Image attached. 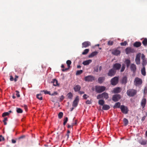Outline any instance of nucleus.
Instances as JSON below:
<instances>
[{"mask_svg": "<svg viewBox=\"0 0 147 147\" xmlns=\"http://www.w3.org/2000/svg\"><path fill=\"white\" fill-rule=\"evenodd\" d=\"M121 46H126L127 45V43L126 41H125L123 42H122L120 44Z\"/></svg>", "mask_w": 147, "mask_h": 147, "instance_id": "nucleus-43", "label": "nucleus"}, {"mask_svg": "<svg viewBox=\"0 0 147 147\" xmlns=\"http://www.w3.org/2000/svg\"><path fill=\"white\" fill-rule=\"evenodd\" d=\"M113 43V42L112 41H109L108 42V44L109 45H112Z\"/></svg>", "mask_w": 147, "mask_h": 147, "instance_id": "nucleus-48", "label": "nucleus"}, {"mask_svg": "<svg viewBox=\"0 0 147 147\" xmlns=\"http://www.w3.org/2000/svg\"><path fill=\"white\" fill-rule=\"evenodd\" d=\"M98 53V52L97 51H94L92 53L90 54L88 56L89 57L91 58L96 55Z\"/></svg>", "mask_w": 147, "mask_h": 147, "instance_id": "nucleus-23", "label": "nucleus"}, {"mask_svg": "<svg viewBox=\"0 0 147 147\" xmlns=\"http://www.w3.org/2000/svg\"><path fill=\"white\" fill-rule=\"evenodd\" d=\"M73 127V125H72V124H71V125H68L67 126V128H72Z\"/></svg>", "mask_w": 147, "mask_h": 147, "instance_id": "nucleus-60", "label": "nucleus"}, {"mask_svg": "<svg viewBox=\"0 0 147 147\" xmlns=\"http://www.w3.org/2000/svg\"><path fill=\"white\" fill-rule=\"evenodd\" d=\"M92 62V60L89 59L83 61L82 63V64L84 65H89L90 63Z\"/></svg>", "mask_w": 147, "mask_h": 147, "instance_id": "nucleus-18", "label": "nucleus"}, {"mask_svg": "<svg viewBox=\"0 0 147 147\" xmlns=\"http://www.w3.org/2000/svg\"><path fill=\"white\" fill-rule=\"evenodd\" d=\"M141 43L139 42H136L133 45L134 47H138L141 46Z\"/></svg>", "mask_w": 147, "mask_h": 147, "instance_id": "nucleus-22", "label": "nucleus"}, {"mask_svg": "<svg viewBox=\"0 0 147 147\" xmlns=\"http://www.w3.org/2000/svg\"><path fill=\"white\" fill-rule=\"evenodd\" d=\"M83 72L82 70H78L77 71L76 73V75H78L81 74Z\"/></svg>", "mask_w": 147, "mask_h": 147, "instance_id": "nucleus-40", "label": "nucleus"}, {"mask_svg": "<svg viewBox=\"0 0 147 147\" xmlns=\"http://www.w3.org/2000/svg\"><path fill=\"white\" fill-rule=\"evenodd\" d=\"M18 78V76L17 75L15 76V78L14 79V81L15 82L17 81V79Z\"/></svg>", "mask_w": 147, "mask_h": 147, "instance_id": "nucleus-56", "label": "nucleus"}, {"mask_svg": "<svg viewBox=\"0 0 147 147\" xmlns=\"http://www.w3.org/2000/svg\"><path fill=\"white\" fill-rule=\"evenodd\" d=\"M70 68H69L68 67V68H65V69H62V71H67L68 70V69H69Z\"/></svg>", "mask_w": 147, "mask_h": 147, "instance_id": "nucleus-57", "label": "nucleus"}, {"mask_svg": "<svg viewBox=\"0 0 147 147\" xmlns=\"http://www.w3.org/2000/svg\"><path fill=\"white\" fill-rule=\"evenodd\" d=\"M102 97L105 98L106 99H107L109 98L108 94L106 92H104L102 94Z\"/></svg>", "mask_w": 147, "mask_h": 147, "instance_id": "nucleus-26", "label": "nucleus"}, {"mask_svg": "<svg viewBox=\"0 0 147 147\" xmlns=\"http://www.w3.org/2000/svg\"><path fill=\"white\" fill-rule=\"evenodd\" d=\"M64 98V96H63V95H62L60 98V99L62 101V100H63Z\"/></svg>", "mask_w": 147, "mask_h": 147, "instance_id": "nucleus-58", "label": "nucleus"}, {"mask_svg": "<svg viewBox=\"0 0 147 147\" xmlns=\"http://www.w3.org/2000/svg\"><path fill=\"white\" fill-rule=\"evenodd\" d=\"M84 80L86 81L92 82L94 80V77L91 76H88L84 78Z\"/></svg>", "mask_w": 147, "mask_h": 147, "instance_id": "nucleus-9", "label": "nucleus"}, {"mask_svg": "<svg viewBox=\"0 0 147 147\" xmlns=\"http://www.w3.org/2000/svg\"><path fill=\"white\" fill-rule=\"evenodd\" d=\"M146 117V116H144L142 117V121H144V120L145 119Z\"/></svg>", "mask_w": 147, "mask_h": 147, "instance_id": "nucleus-62", "label": "nucleus"}, {"mask_svg": "<svg viewBox=\"0 0 147 147\" xmlns=\"http://www.w3.org/2000/svg\"><path fill=\"white\" fill-rule=\"evenodd\" d=\"M67 96L68 98L70 99H72V98L73 95L72 94L71 92H70L68 93Z\"/></svg>", "mask_w": 147, "mask_h": 147, "instance_id": "nucleus-31", "label": "nucleus"}, {"mask_svg": "<svg viewBox=\"0 0 147 147\" xmlns=\"http://www.w3.org/2000/svg\"><path fill=\"white\" fill-rule=\"evenodd\" d=\"M16 92L17 93L16 94V95L17 96V97H20V95L19 94V92L18 91V90H16Z\"/></svg>", "mask_w": 147, "mask_h": 147, "instance_id": "nucleus-51", "label": "nucleus"}, {"mask_svg": "<svg viewBox=\"0 0 147 147\" xmlns=\"http://www.w3.org/2000/svg\"><path fill=\"white\" fill-rule=\"evenodd\" d=\"M141 59L142 60L146 59L145 57V55L143 54H142V55Z\"/></svg>", "mask_w": 147, "mask_h": 147, "instance_id": "nucleus-55", "label": "nucleus"}, {"mask_svg": "<svg viewBox=\"0 0 147 147\" xmlns=\"http://www.w3.org/2000/svg\"><path fill=\"white\" fill-rule=\"evenodd\" d=\"M63 113L62 112H60L59 113L58 115V117L59 119H61L63 117Z\"/></svg>", "mask_w": 147, "mask_h": 147, "instance_id": "nucleus-41", "label": "nucleus"}, {"mask_svg": "<svg viewBox=\"0 0 147 147\" xmlns=\"http://www.w3.org/2000/svg\"><path fill=\"white\" fill-rule=\"evenodd\" d=\"M91 45V43L89 41H85L82 43V48H86Z\"/></svg>", "mask_w": 147, "mask_h": 147, "instance_id": "nucleus-15", "label": "nucleus"}, {"mask_svg": "<svg viewBox=\"0 0 147 147\" xmlns=\"http://www.w3.org/2000/svg\"><path fill=\"white\" fill-rule=\"evenodd\" d=\"M103 98L102 96V94H100L98 95L97 96V99H100V98Z\"/></svg>", "mask_w": 147, "mask_h": 147, "instance_id": "nucleus-45", "label": "nucleus"}, {"mask_svg": "<svg viewBox=\"0 0 147 147\" xmlns=\"http://www.w3.org/2000/svg\"><path fill=\"white\" fill-rule=\"evenodd\" d=\"M57 93L56 92H54V93H53V94H50V95H52V96H53V95H57Z\"/></svg>", "mask_w": 147, "mask_h": 147, "instance_id": "nucleus-63", "label": "nucleus"}, {"mask_svg": "<svg viewBox=\"0 0 147 147\" xmlns=\"http://www.w3.org/2000/svg\"><path fill=\"white\" fill-rule=\"evenodd\" d=\"M81 87L79 85H76L74 86V89L75 91L76 92L79 91Z\"/></svg>", "mask_w": 147, "mask_h": 147, "instance_id": "nucleus-17", "label": "nucleus"}, {"mask_svg": "<svg viewBox=\"0 0 147 147\" xmlns=\"http://www.w3.org/2000/svg\"><path fill=\"white\" fill-rule=\"evenodd\" d=\"M137 90L133 89H129L127 91V95L130 97L135 96L137 94Z\"/></svg>", "mask_w": 147, "mask_h": 147, "instance_id": "nucleus-1", "label": "nucleus"}, {"mask_svg": "<svg viewBox=\"0 0 147 147\" xmlns=\"http://www.w3.org/2000/svg\"><path fill=\"white\" fill-rule=\"evenodd\" d=\"M9 114V113L8 112H5L3 113L2 116L3 117H4L5 116H7Z\"/></svg>", "mask_w": 147, "mask_h": 147, "instance_id": "nucleus-44", "label": "nucleus"}, {"mask_svg": "<svg viewBox=\"0 0 147 147\" xmlns=\"http://www.w3.org/2000/svg\"><path fill=\"white\" fill-rule=\"evenodd\" d=\"M116 72V71L112 68L109 70L107 73V75L108 76L110 77L114 76L115 75Z\"/></svg>", "mask_w": 147, "mask_h": 147, "instance_id": "nucleus-7", "label": "nucleus"}, {"mask_svg": "<svg viewBox=\"0 0 147 147\" xmlns=\"http://www.w3.org/2000/svg\"><path fill=\"white\" fill-rule=\"evenodd\" d=\"M120 109L121 112L125 114H127L129 111L128 107L123 105L121 106Z\"/></svg>", "mask_w": 147, "mask_h": 147, "instance_id": "nucleus-3", "label": "nucleus"}, {"mask_svg": "<svg viewBox=\"0 0 147 147\" xmlns=\"http://www.w3.org/2000/svg\"><path fill=\"white\" fill-rule=\"evenodd\" d=\"M110 108V106L107 105H104L103 106L102 109L104 110H107L109 109Z\"/></svg>", "mask_w": 147, "mask_h": 147, "instance_id": "nucleus-24", "label": "nucleus"}, {"mask_svg": "<svg viewBox=\"0 0 147 147\" xmlns=\"http://www.w3.org/2000/svg\"><path fill=\"white\" fill-rule=\"evenodd\" d=\"M121 88L117 87L114 88L113 92L114 93H118L121 92Z\"/></svg>", "mask_w": 147, "mask_h": 147, "instance_id": "nucleus-14", "label": "nucleus"}, {"mask_svg": "<svg viewBox=\"0 0 147 147\" xmlns=\"http://www.w3.org/2000/svg\"><path fill=\"white\" fill-rule=\"evenodd\" d=\"M105 80V78L104 77H99L98 79V83L101 84Z\"/></svg>", "mask_w": 147, "mask_h": 147, "instance_id": "nucleus-20", "label": "nucleus"}, {"mask_svg": "<svg viewBox=\"0 0 147 147\" xmlns=\"http://www.w3.org/2000/svg\"><path fill=\"white\" fill-rule=\"evenodd\" d=\"M77 124V121L76 120H75V121L74 123H73L71 124L72 125H73V126L76 125Z\"/></svg>", "mask_w": 147, "mask_h": 147, "instance_id": "nucleus-61", "label": "nucleus"}, {"mask_svg": "<svg viewBox=\"0 0 147 147\" xmlns=\"http://www.w3.org/2000/svg\"><path fill=\"white\" fill-rule=\"evenodd\" d=\"M121 66V65L119 63H115L114 64L113 66V69L116 71V70H119Z\"/></svg>", "mask_w": 147, "mask_h": 147, "instance_id": "nucleus-11", "label": "nucleus"}, {"mask_svg": "<svg viewBox=\"0 0 147 147\" xmlns=\"http://www.w3.org/2000/svg\"><path fill=\"white\" fill-rule=\"evenodd\" d=\"M142 43L144 46H147V38H144V40L142 42Z\"/></svg>", "mask_w": 147, "mask_h": 147, "instance_id": "nucleus-30", "label": "nucleus"}, {"mask_svg": "<svg viewBox=\"0 0 147 147\" xmlns=\"http://www.w3.org/2000/svg\"><path fill=\"white\" fill-rule=\"evenodd\" d=\"M118 78L117 77H115L112 78L111 81V84L112 85L115 86L116 85L118 82Z\"/></svg>", "mask_w": 147, "mask_h": 147, "instance_id": "nucleus-5", "label": "nucleus"}, {"mask_svg": "<svg viewBox=\"0 0 147 147\" xmlns=\"http://www.w3.org/2000/svg\"><path fill=\"white\" fill-rule=\"evenodd\" d=\"M86 103L87 104H90L91 103V102L90 100H87L86 102Z\"/></svg>", "mask_w": 147, "mask_h": 147, "instance_id": "nucleus-53", "label": "nucleus"}, {"mask_svg": "<svg viewBox=\"0 0 147 147\" xmlns=\"http://www.w3.org/2000/svg\"><path fill=\"white\" fill-rule=\"evenodd\" d=\"M79 101V97L78 96H77L73 102L72 104L73 107H76L78 105Z\"/></svg>", "mask_w": 147, "mask_h": 147, "instance_id": "nucleus-6", "label": "nucleus"}, {"mask_svg": "<svg viewBox=\"0 0 147 147\" xmlns=\"http://www.w3.org/2000/svg\"><path fill=\"white\" fill-rule=\"evenodd\" d=\"M51 82L53 84V85L55 86H56L58 85V81L56 79H54Z\"/></svg>", "mask_w": 147, "mask_h": 147, "instance_id": "nucleus-28", "label": "nucleus"}, {"mask_svg": "<svg viewBox=\"0 0 147 147\" xmlns=\"http://www.w3.org/2000/svg\"><path fill=\"white\" fill-rule=\"evenodd\" d=\"M105 103V101L102 100H100L98 101V104L101 105H103Z\"/></svg>", "mask_w": 147, "mask_h": 147, "instance_id": "nucleus-34", "label": "nucleus"}, {"mask_svg": "<svg viewBox=\"0 0 147 147\" xmlns=\"http://www.w3.org/2000/svg\"><path fill=\"white\" fill-rule=\"evenodd\" d=\"M125 64H123L122 65V67H121V72H123L125 69Z\"/></svg>", "mask_w": 147, "mask_h": 147, "instance_id": "nucleus-42", "label": "nucleus"}, {"mask_svg": "<svg viewBox=\"0 0 147 147\" xmlns=\"http://www.w3.org/2000/svg\"><path fill=\"white\" fill-rule=\"evenodd\" d=\"M36 97L39 100H42V97L40 94H37L36 95Z\"/></svg>", "mask_w": 147, "mask_h": 147, "instance_id": "nucleus-39", "label": "nucleus"}, {"mask_svg": "<svg viewBox=\"0 0 147 147\" xmlns=\"http://www.w3.org/2000/svg\"><path fill=\"white\" fill-rule=\"evenodd\" d=\"M10 80L11 81H13L14 80V79L13 78V77L11 76H10Z\"/></svg>", "mask_w": 147, "mask_h": 147, "instance_id": "nucleus-59", "label": "nucleus"}, {"mask_svg": "<svg viewBox=\"0 0 147 147\" xmlns=\"http://www.w3.org/2000/svg\"><path fill=\"white\" fill-rule=\"evenodd\" d=\"M68 120V118L67 117H65L63 121L64 122L63 123V125H65L66 123H67Z\"/></svg>", "mask_w": 147, "mask_h": 147, "instance_id": "nucleus-37", "label": "nucleus"}, {"mask_svg": "<svg viewBox=\"0 0 147 147\" xmlns=\"http://www.w3.org/2000/svg\"><path fill=\"white\" fill-rule=\"evenodd\" d=\"M146 98H143L142 99L141 102V105L143 108H144L145 107L146 103Z\"/></svg>", "mask_w": 147, "mask_h": 147, "instance_id": "nucleus-16", "label": "nucleus"}, {"mask_svg": "<svg viewBox=\"0 0 147 147\" xmlns=\"http://www.w3.org/2000/svg\"><path fill=\"white\" fill-rule=\"evenodd\" d=\"M83 98L84 99H86L88 97H89L88 96H87L86 94H84L83 96Z\"/></svg>", "mask_w": 147, "mask_h": 147, "instance_id": "nucleus-52", "label": "nucleus"}, {"mask_svg": "<svg viewBox=\"0 0 147 147\" xmlns=\"http://www.w3.org/2000/svg\"><path fill=\"white\" fill-rule=\"evenodd\" d=\"M142 65L143 67H145L147 64V61L146 59H144L142 60Z\"/></svg>", "mask_w": 147, "mask_h": 147, "instance_id": "nucleus-32", "label": "nucleus"}, {"mask_svg": "<svg viewBox=\"0 0 147 147\" xmlns=\"http://www.w3.org/2000/svg\"><path fill=\"white\" fill-rule=\"evenodd\" d=\"M11 142L12 143L15 144L16 142V141L15 140L12 139L11 140Z\"/></svg>", "mask_w": 147, "mask_h": 147, "instance_id": "nucleus-64", "label": "nucleus"}, {"mask_svg": "<svg viewBox=\"0 0 147 147\" xmlns=\"http://www.w3.org/2000/svg\"><path fill=\"white\" fill-rule=\"evenodd\" d=\"M123 121L125 126L127 125L128 124V121L127 119L124 118L123 119Z\"/></svg>", "mask_w": 147, "mask_h": 147, "instance_id": "nucleus-33", "label": "nucleus"}, {"mask_svg": "<svg viewBox=\"0 0 147 147\" xmlns=\"http://www.w3.org/2000/svg\"><path fill=\"white\" fill-rule=\"evenodd\" d=\"M89 50L88 49H85L82 53V54L83 55H85L86 54L89 52Z\"/></svg>", "mask_w": 147, "mask_h": 147, "instance_id": "nucleus-35", "label": "nucleus"}, {"mask_svg": "<svg viewBox=\"0 0 147 147\" xmlns=\"http://www.w3.org/2000/svg\"><path fill=\"white\" fill-rule=\"evenodd\" d=\"M71 61L70 60H68L66 61V63L68 67H69V68H70V65L71 64Z\"/></svg>", "mask_w": 147, "mask_h": 147, "instance_id": "nucleus-36", "label": "nucleus"}, {"mask_svg": "<svg viewBox=\"0 0 147 147\" xmlns=\"http://www.w3.org/2000/svg\"><path fill=\"white\" fill-rule=\"evenodd\" d=\"M121 83L123 84H125L127 83V78L126 76L123 77Z\"/></svg>", "mask_w": 147, "mask_h": 147, "instance_id": "nucleus-25", "label": "nucleus"}, {"mask_svg": "<svg viewBox=\"0 0 147 147\" xmlns=\"http://www.w3.org/2000/svg\"><path fill=\"white\" fill-rule=\"evenodd\" d=\"M106 88L104 86H95L96 91L98 93H101L105 90Z\"/></svg>", "mask_w": 147, "mask_h": 147, "instance_id": "nucleus-2", "label": "nucleus"}, {"mask_svg": "<svg viewBox=\"0 0 147 147\" xmlns=\"http://www.w3.org/2000/svg\"><path fill=\"white\" fill-rule=\"evenodd\" d=\"M121 106V103L119 102H117L115 103L113 106V108L115 109L117 108H120Z\"/></svg>", "mask_w": 147, "mask_h": 147, "instance_id": "nucleus-21", "label": "nucleus"}, {"mask_svg": "<svg viewBox=\"0 0 147 147\" xmlns=\"http://www.w3.org/2000/svg\"><path fill=\"white\" fill-rule=\"evenodd\" d=\"M130 68L131 70L134 73H135L136 71V65L134 64H131L130 66Z\"/></svg>", "mask_w": 147, "mask_h": 147, "instance_id": "nucleus-12", "label": "nucleus"}, {"mask_svg": "<svg viewBox=\"0 0 147 147\" xmlns=\"http://www.w3.org/2000/svg\"><path fill=\"white\" fill-rule=\"evenodd\" d=\"M125 51L126 53L128 54L131 53H133L134 52V49L131 47H127L125 49Z\"/></svg>", "mask_w": 147, "mask_h": 147, "instance_id": "nucleus-10", "label": "nucleus"}, {"mask_svg": "<svg viewBox=\"0 0 147 147\" xmlns=\"http://www.w3.org/2000/svg\"><path fill=\"white\" fill-rule=\"evenodd\" d=\"M25 138V136L23 135L20 136L18 138V139L20 140L21 139L24 138Z\"/></svg>", "mask_w": 147, "mask_h": 147, "instance_id": "nucleus-50", "label": "nucleus"}, {"mask_svg": "<svg viewBox=\"0 0 147 147\" xmlns=\"http://www.w3.org/2000/svg\"><path fill=\"white\" fill-rule=\"evenodd\" d=\"M94 71L97 72L98 70V66L95 67L94 69Z\"/></svg>", "mask_w": 147, "mask_h": 147, "instance_id": "nucleus-49", "label": "nucleus"}, {"mask_svg": "<svg viewBox=\"0 0 147 147\" xmlns=\"http://www.w3.org/2000/svg\"><path fill=\"white\" fill-rule=\"evenodd\" d=\"M16 111L18 113H22L23 112V110L20 108H17Z\"/></svg>", "mask_w": 147, "mask_h": 147, "instance_id": "nucleus-38", "label": "nucleus"}, {"mask_svg": "<svg viewBox=\"0 0 147 147\" xmlns=\"http://www.w3.org/2000/svg\"><path fill=\"white\" fill-rule=\"evenodd\" d=\"M140 54H138L137 55L135 59L136 63L137 65L140 64Z\"/></svg>", "mask_w": 147, "mask_h": 147, "instance_id": "nucleus-13", "label": "nucleus"}, {"mask_svg": "<svg viewBox=\"0 0 147 147\" xmlns=\"http://www.w3.org/2000/svg\"><path fill=\"white\" fill-rule=\"evenodd\" d=\"M142 83V80L141 79L138 77L136 78L134 80V84L136 86H138L141 85Z\"/></svg>", "mask_w": 147, "mask_h": 147, "instance_id": "nucleus-4", "label": "nucleus"}, {"mask_svg": "<svg viewBox=\"0 0 147 147\" xmlns=\"http://www.w3.org/2000/svg\"><path fill=\"white\" fill-rule=\"evenodd\" d=\"M141 71L142 74L143 76H145L146 75V72L145 67H143V68L141 69Z\"/></svg>", "mask_w": 147, "mask_h": 147, "instance_id": "nucleus-29", "label": "nucleus"}, {"mask_svg": "<svg viewBox=\"0 0 147 147\" xmlns=\"http://www.w3.org/2000/svg\"><path fill=\"white\" fill-rule=\"evenodd\" d=\"M112 53L113 55H117L120 54V51L119 50L115 49L112 51Z\"/></svg>", "mask_w": 147, "mask_h": 147, "instance_id": "nucleus-19", "label": "nucleus"}, {"mask_svg": "<svg viewBox=\"0 0 147 147\" xmlns=\"http://www.w3.org/2000/svg\"><path fill=\"white\" fill-rule=\"evenodd\" d=\"M5 140V138L3 136L1 135L0 136V142H1L2 141H4Z\"/></svg>", "mask_w": 147, "mask_h": 147, "instance_id": "nucleus-46", "label": "nucleus"}, {"mask_svg": "<svg viewBox=\"0 0 147 147\" xmlns=\"http://www.w3.org/2000/svg\"><path fill=\"white\" fill-rule=\"evenodd\" d=\"M125 63L127 67V68L129 67V65L131 63L130 60L128 59H126L125 60Z\"/></svg>", "mask_w": 147, "mask_h": 147, "instance_id": "nucleus-27", "label": "nucleus"}, {"mask_svg": "<svg viewBox=\"0 0 147 147\" xmlns=\"http://www.w3.org/2000/svg\"><path fill=\"white\" fill-rule=\"evenodd\" d=\"M121 95L119 94H116L113 95L112 98V100L114 102H117L121 98Z\"/></svg>", "mask_w": 147, "mask_h": 147, "instance_id": "nucleus-8", "label": "nucleus"}, {"mask_svg": "<svg viewBox=\"0 0 147 147\" xmlns=\"http://www.w3.org/2000/svg\"><path fill=\"white\" fill-rule=\"evenodd\" d=\"M144 94H146L147 93V88L146 87L144 88Z\"/></svg>", "mask_w": 147, "mask_h": 147, "instance_id": "nucleus-54", "label": "nucleus"}, {"mask_svg": "<svg viewBox=\"0 0 147 147\" xmlns=\"http://www.w3.org/2000/svg\"><path fill=\"white\" fill-rule=\"evenodd\" d=\"M43 92H44V93L46 94H51V93H50V92L49 91H48L47 90H43Z\"/></svg>", "mask_w": 147, "mask_h": 147, "instance_id": "nucleus-47", "label": "nucleus"}]
</instances>
